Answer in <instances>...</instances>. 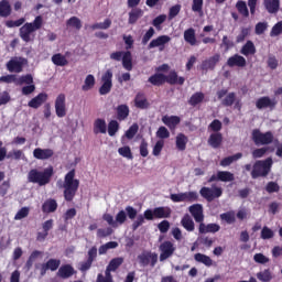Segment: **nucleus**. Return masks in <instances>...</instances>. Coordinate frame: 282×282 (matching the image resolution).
I'll list each match as a JSON object with an SVG mask.
<instances>
[{"mask_svg": "<svg viewBox=\"0 0 282 282\" xmlns=\"http://www.w3.org/2000/svg\"><path fill=\"white\" fill-rule=\"evenodd\" d=\"M251 140L257 147H265L274 142V134L272 131L261 132L259 129H253L251 132Z\"/></svg>", "mask_w": 282, "mask_h": 282, "instance_id": "nucleus-5", "label": "nucleus"}, {"mask_svg": "<svg viewBox=\"0 0 282 282\" xmlns=\"http://www.w3.org/2000/svg\"><path fill=\"white\" fill-rule=\"evenodd\" d=\"M268 30V22H258L256 24L254 32L258 36H261Z\"/></svg>", "mask_w": 282, "mask_h": 282, "instance_id": "nucleus-63", "label": "nucleus"}, {"mask_svg": "<svg viewBox=\"0 0 282 282\" xmlns=\"http://www.w3.org/2000/svg\"><path fill=\"white\" fill-rule=\"evenodd\" d=\"M54 175V167L50 165L45 167L44 171H39L37 169H32L28 173V182L31 184H39L40 186H47L52 182Z\"/></svg>", "mask_w": 282, "mask_h": 282, "instance_id": "nucleus-2", "label": "nucleus"}, {"mask_svg": "<svg viewBox=\"0 0 282 282\" xmlns=\"http://www.w3.org/2000/svg\"><path fill=\"white\" fill-rule=\"evenodd\" d=\"M52 228H54V219L45 220L42 224V230L43 231L37 232L36 240L37 241H45V239H47V236L50 235V231L52 230Z\"/></svg>", "mask_w": 282, "mask_h": 282, "instance_id": "nucleus-14", "label": "nucleus"}, {"mask_svg": "<svg viewBox=\"0 0 282 282\" xmlns=\"http://www.w3.org/2000/svg\"><path fill=\"white\" fill-rule=\"evenodd\" d=\"M186 144H188V137L184 133H178L176 137V149L178 151H186Z\"/></svg>", "mask_w": 282, "mask_h": 282, "instance_id": "nucleus-40", "label": "nucleus"}, {"mask_svg": "<svg viewBox=\"0 0 282 282\" xmlns=\"http://www.w3.org/2000/svg\"><path fill=\"white\" fill-rule=\"evenodd\" d=\"M138 123L132 124L127 131H126V138L128 140H133L135 138V134L138 133Z\"/></svg>", "mask_w": 282, "mask_h": 282, "instance_id": "nucleus-61", "label": "nucleus"}, {"mask_svg": "<svg viewBox=\"0 0 282 282\" xmlns=\"http://www.w3.org/2000/svg\"><path fill=\"white\" fill-rule=\"evenodd\" d=\"M227 65L228 67H246V57L239 54H235L227 59Z\"/></svg>", "mask_w": 282, "mask_h": 282, "instance_id": "nucleus-22", "label": "nucleus"}, {"mask_svg": "<svg viewBox=\"0 0 282 282\" xmlns=\"http://www.w3.org/2000/svg\"><path fill=\"white\" fill-rule=\"evenodd\" d=\"M219 182H235V174L229 171H218Z\"/></svg>", "mask_w": 282, "mask_h": 282, "instance_id": "nucleus-47", "label": "nucleus"}, {"mask_svg": "<svg viewBox=\"0 0 282 282\" xmlns=\"http://www.w3.org/2000/svg\"><path fill=\"white\" fill-rule=\"evenodd\" d=\"M268 151L273 153L274 148L263 147V148L256 149V150L252 151V158L254 160H259V158H263V155H265L268 153Z\"/></svg>", "mask_w": 282, "mask_h": 282, "instance_id": "nucleus-43", "label": "nucleus"}, {"mask_svg": "<svg viewBox=\"0 0 282 282\" xmlns=\"http://www.w3.org/2000/svg\"><path fill=\"white\" fill-rule=\"evenodd\" d=\"M12 14V6H10V1L1 0L0 1V17L2 19H8Z\"/></svg>", "mask_w": 282, "mask_h": 282, "instance_id": "nucleus-31", "label": "nucleus"}, {"mask_svg": "<svg viewBox=\"0 0 282 282\" xmlns=\"http://www.w3.org/2000/svg\"><path fill=\"white\" fill-rule=\"evenodd\" d=\"M18 85H34V77L31 74L22 75L18 78Z\"/></svg>", "mask_w": 282, "mask_h": 282, "instance_id": "nucleus-57", "label": "nucleus"}, {"mask_svg": "<svg viewBox=\"0 0 282 282\" xmlns=\"http://www.w3.org/2000/svg\"><path fill=\"white\" fill-rule=\"evenodd\" d=\"M55 113L57 118L67 116V97L63 93L55 98Z\"/></svg>", "mask_w": 282, "mask_h": 282, "instance_id": "nucleus-10", "label": "nucleus"}, {"mask_svg": "<svg viewBox=\"0 0 282 282\" xmlns=\"http://www.w3.org/2000/svg\"><path fill=\"white\" fill-rule=\"evenodd\" d=\"M144 15V11H142V9L140 8H134L129 12V19H128V23L130 25H135V23H138L139 19H142V17Z\"/></svg>", "mask_w": 282, "mask_h": 282, "instance_id": "nucleus-26", "label": "nucleus"}, {"mask_svg": "<svg viewBox=\"0 0 282 282\" xmlns=\"http://www.w3.org/2000/svg\"><path fill=\"white\" fill-rule=\"evenodd\" d=\"M122 263H124V258H120V257L113 258L110 260L107 268H109L112 272H116V270H118V268H120V265H122Z\"/></svg>", "mask_w": 282, "mask_h": 282, "instance_id": "nucleus-50", "label": "nucleus"}, {"mask_svg": "<svg viewBox=\"0 0 282 282\" xmlns=\"http://www.w3.org/2000/svg\"><path fill=\"white\" fill-rule=\"evenodd\" d=\"M111 28V19H106L104 22H97L90 26L91 30H109Z\"/></svg>", "mask_w": 282, "mask_h": 282, "instance_id": "nucleus-51", "label": "nucleus"}, {"mask_svg": "<svg viewBox=\"0 0 282 282\" xmlns=\"http://www.w3.org/2000/svg\"><path fill=\"white\" fill-rule=\"evenodd\" d=\"M118 153L122 158H127V160H133V153L131 152V148L129 145L119 148Z\"/></svg>", "mask_w": 282, "mask_h": 282, "instance_id": "nucleus-54", "label": "nucleus"}, {"mask_svg": "<svg viewBox=\"0 0 282 282\" xmlns=\"http://www.w3.org/2000/svg\"><path fill=\"white\" fill-rule=\"evenodd\" d=\"M258 281L270 282L272 281V271L270 269H264L256 274Z\"/></svg>", "mask_w": 282, "mask_h": 282, "instance_id": "nucleus-45", "label": "nucleus"}, {"mask_svg": "<svg viewBox=\"0 0 282 282\" xmlns=\"http://www.w3.org/2000/svg\"><path fill=\"white\" fill-rule=\"evenodd\" d=\"M94 127L95 133H107V122L105 119H97Z\"/></svg>", "mask_w": 282, "mask_h": 282, "instance_id": "nucleus-46", "label": "nucleus"}, {"mask_svg": "<svg viewBox=\"0 0 282 282\" xmlns=\"http://www.w3.org/2000/svg\"><path fill=\"white\" fill-rule=\"evenodd\" d=\"M257 109H271V111L276 107V100L271 99L269 96L260 97L256 101Z\"/></svg>", "mask_w": 282, "mask_h": 282, "instance_id": "nucleus-15", "label": "nucleus"}, {"mask_svg": "<svg viewBox=\"0 0 282 282\" xmlns=\"http://www.w3.org/2000/svg\"><path fill=\"white\" fill-rule=\"evenodd\" d=\"M28 64V59L23 57H13L7 63V69L11 74H21L23 66Z\"/></svg>", "mask_w": 282, "mask_h": 282, "instance_id": "nucleus-11", "label": "nucleus"}, {"mask_svg": "<svg viewBox=\"0 0 282 282\" xmlns=\"http://www.w3.org/2000/svg\"><path fill=\"white\" fill-rule=\"evenodd\" d=\"M66 25L68 28H75V30H80V28H83V22H80V19L77 17H72L67 20Z\"/></svg>", "mask_w": 282, "mask_h": 282, "instance_id": "nucleus-55", "label": "nucleus"}, {"mask_svg": "<svg viewBox=\"0 0 282 282\" xmlns=\"http://www.w3.org/2000/svg\"><path fill=\"white\" fill-rule=\"evenodd\" d=\"M160 250V261H166V259H171L173 254H175V245L171 240H165L159 246Z\"/></svg>", "mask_w": 282, "mask_h": 282, "instance_id": "nucleus-8", "label": "nucleus"}, {"mask_svg": "<svg viewBox=\"0 0 282 282\" xmlns=\"http://www.w3.org/2000/svg\"><path fill=\"white\" fill-rule=\"evenodd\" d=\"M204 93H195L192 95V97L188 100V105L192 107H197V105H200V102H204Z\"/></svg>", "mask_w": 282, "mask_h": 282, "instance_id": "nucleus-44", "label": "nucleus"}, {"mask_svg": "<svg viewBox=\"0 0 282 282\" xmlns=\"http://www.w3.org/2000/svg\"><path fill=\"white\" fill-rule=\"evenodd\" d=\"M0 83H7V85L14 83V85H18V77L17 75H4L0 77Z\"/></svg>", "mask_w": 282, "mask_h": 282, "instance_id": "nucleus-62", "label": "nucleus"}, {"mask_svg": "<svg viewBox=\"0 0 282 282\" xmlns=\"http://www.w3.org/2000/svg\"><path fill=\"white\" fill-rule=\"evenodd\" d=\"M241 54L243 56H250L252 54H257V47H254V43L252 41H247V43L241 48Z\"/></svg>", "mask_w": 282, "mask_h": 282, "instance_id": "nucleus-39", "label": "nucleus"}, {"mask_svg": "<svg viewBox=\"0 0 282 282\" xmlns=\"http://www.w3.org/2000/svg\"><path fill=\"white\" fill-rule=\"evenodd\" d=\"M253 261L260 263V265H265V263H270V258L265 257L263 253H256L253 256Z\"/></svg>", "mask_w": 282, "mask_h": 282, "instance_id": "nucleus-60", "label": "nucleus"}, {"mask_svg": "<svg viewBox=\"0 0 282 282\" xmlns=\"http://www.w3.org/2000/svg\"><path fill=\"white\" fill-rule=\"evenodd\" d=\"M236 9L238 10L239 14L243 17V19H248L250 17V11L248 10V4L243 0H238L236 2Z\"/></svg>", "mask_w": 282, "mask_h": 282, "instance_id": "nucleus-35", "label": "nucleus"}, {"mask_svg": "<svg viewBox=\"0 0 282 282\" xmlns=\"http://www.w3.org/2000/svg\"><path fill=\"white\" fill-rule=\"evenodd\" d=\"M76 274V270L72 264H63L57 271L59 279H69Z\"/></svg>", "mask_w": 282, "mask_h": 282, "instance_id": "nucleus-19", "label": "nucleus"}, {"mask_svg": "<svg viewBox=\"0 0 282 282\" xmlns=\"http://www.w3.org/2000/svg\"><path fill=\"white\" fill-rule=\"evenodd\" d=\"M101 86L99 87L100 96H107L113 88V70L107 69L101 76Z\"/></svg>", "mask_w": 282, "mask_h": 282, "instance_id": "nucleus-6", "label": "nucleus"}, {"mask_svg": "<svg viewBox=\"0 0 282 282\" xmlns=\"http://www.w3.org/2000/svg\"><path fill=\"white\" fill-rule=\"evenodd\" d=\"M219 61H221V55H219V53H216L214 56L203 61L202 65H200V69L203 72H213V69H215V67H217V63H219Z\"/></svg>", "mask_w": 282, "mask_h": 282, "instance_id": "nucleus-12", "label": "nucleus"}, {"mask_svg": "<svg viewBox=\"0 0 282 282\" xmlns=\"http://www.w3.org/2000/svg\"><path fill=\"white\" fill-rule=\"evenodd\" d=\"M208 144L212 147V149H219L221 147V143L224 142V135L221 132H214L208 138Z\"/></svg>", "mask_w": 282, "mask_h": 282, "instance_id": "nucleus-24", "label": "nucleus"}, {"mask_svg": "<svg viewBox=\"0 0 282 282\" xmlns=\"http://www.w3.org/2000/svg\"><path fill=\"white\" fill-rule=\"evenodd\" d=\"M237 100V94L228 93L226 97L221 100L223 107H232Z\"/></svg>", "mask_w": 282, "mask_h": 282, "instance_id": "nucleus-49", "label": "nucleus"}, {"mask_svg": "<svg viewBox=\"0 0 282 282\" xmlns=\"http://www.w3.org/2000/svg\"><path fill=\"white\" fill-rule=\"evenodd\" d=\"M221 221H226V224H235L237 221V217L235 215V210H229L220 214Z\"/></svg>", "mask_w": 282, "mask_h": 282, "instance_id": "nucleus-48", "label": "nucleus"}, {"mask_svg": "<svg viewBox=\"0 0 282 282\" xmlns=\"http://www.w3.org/2000/svg\"><path fill=\"white\" fill-rule=\"evenodd\" d=\"M148 83L152 84L154 87H162L165 82V75L163 73H155L148 78Z\"/></svg>", "mask_w": 282, "mask_h": 282, "instance_id": "nucleus-29", "label": "nucleus"}, {"mask_svg": "<svg viewBox=\"0 0 282 282\" xmlns=\"http://www.w3.org/2000/svg\"><path fill=\"white\" fill-rule=\"evenodd\" d=\"M282 34V21H279L273 25L270 32V36H280Z\"/></svg>", "mask_w": 282, "mask_h": 282, "instance_id": "nucleus-64", "label": "nucleus"}, {"mask_svg": "<svg viewBox=\"0 0 282 282\" xmlns=\"http://www.w3.org/2000/svg\"><path fill=\"white\" fill-rule=\"evenodd\" d=\"M171 207H155L154 217L155 219H169L171 217Z\"/></svg>", "mask_w": 282, "mask_h": 282, "instance_id": "nucleus-28", "label": "nucleus"}, {"mask_svg": "<svg viewBox=\"0 0 282 282\" xmlns=\"http://www.w3.org/2000/svg\"><path fill=\"white\" fill-rule=\"evenodd\" d=\"M199 199V194L197 192H184L183 193V202H197Z\"/></svg>", "mask_w": 282, "mask_h": 282, "instance_id": "nucleus-56", "label": "nucleus"}, {"mask_svg": "<svg viewBox=\"0 0 282 282\" xmlns=\"http://www.w3.org/2000/svg\"><path fill=\"white\" fill-rule=\"evenodd\" d=\"M58 210V203L54 198H48L42 204V213L50 215Z\"/></svg>", "mask_w": 282, "mask_h": 282, "instance_id": "nucleus-23", "label": "nucleus"}, {"mask_svg": "<svg viewBox=\"0 0 282 282\" xmlns=\"http://www.w3.org/2000/svg\"><path fill=\"white\" fill-rule=\"evenodd\" d=\"M52 63H54L57 67H65L66 65H69L67 57L61 53H56L52 56Z\"/></svg>", "mask_w": 282, "mask_h": 282, "instance_id": "nucleus-37", "label": "nucleus"}, {"mask_svg": "<svg viewBox=\"0 0 282 282\" xmlns=\"http://www.w3.org/2000/svg\"><path fill=\"white\" fill-rule=\"evenodd\" d=\"M185 82L186 78L180 77L175 70H171L169 75H165V83L167 85H184Z\"/></svg>", "mask_w": 282, "mask_h": 282, "instance_id": "nucleus-21", "label": "nucleus"}, {"mask_svg": "<svg viewBox=\"0 0 282 282\" xmlns=\"http://www.w3.org/2000/svg\"><path fill=\"white\" fill-rule=\"evenodd\" d=\"M95 86H96V77H94V75H87L84 80V85L82 86V89L84 91H90V89H94Z\"/></svg>", "mask_w": 282, "mask_h": 282, "instance_id": "nucleus-42", "label": "nucleus"}, {"mask_svg": "<svg viewBox=\"0 0 282 282\" xmlns=\"http://www.w3.org/2000/svg\"><path fill=\"white\" fill-rule=\"evenodd\" d=\"M44 102H47V94L40 93L29 101L28 106L31 107V109H39V107H42Z\"/></svg>", "mask_w": 282, "mask_h": 282, "instance_id": "nucleus-20", "label": "nucleus"}, {"mask_svg": "<svg viewBox=\"0 0 282 282\" xmlns=\"http://www.w3.org/2000/svg\"><path fill=\"white\" fill-rule=\"evenodd\" d=\"M33 158L35 160H50V158H54V150L36 148L33 150Z\"/></svg>", "mask_w": 282, "mask_h": 282, "instance_id": "nucleus-18", "label": "nucleus"}, {"mask_svg": "<svg viewBox=\"0 0 282 282\" xmlns=\"http://www.w3.org/2000/svg\"><path fill=\"white\" fill-rule=\"evenodd\" d=\"M181 225L187 232H193L195 230V221L188 215H185L182 220Z\"/></svg>", "mask_w": 282, "mask_h": 282, "instance_id": "nucleus-38", "label": "nucleus"}, {"mask_svg": "<svg viewBox=\"0 0 282 282\" xmlns=\"http://www.w3.org/2000/svg\"><path fill=\"white\" fill-rule=\"evenodd\" d=\"M167 43H171V36L160 35L150 42L148 48L153 50L154 47H161L160 50L162 52V50H164V45H166Z\"/></svg>", "mask_w": 282, "mask_h": 282, "instance_id": "nucleus-16", "label": "nucleus"}, {"mask_svg": "<svg viewBox=\"0 0 282 282\" xmlns=\"http://www.w3.org/2000/svg\"><path fill=\"white\" fill-rule=\"evenodd\" d=\"M194 259H195V261H197V263H203L207 268H210V265H213V259H210V257H208L204 253L194 254Z\"/></svg>", "mask_w": 282, "mask_h": 282, "instance_id": "nucleus-41", "label": "nucleus"}, {"mask_svg": "<svg viewBox=\"0 0 282 282\" xmlns=\"http://www.w3.org/2000/svg\"><path fill=\"white\" fill-rule=\"evenodd\" d=\"M219 230H221V226L215 224V223H212V224H204L200 223L199 226H198V232L199 235H208V232H219Z\"/></svg>", "mask_w": 282, "mask_h": 282, "instance_id": "nucleus-17", "label": "nucleus"}, {"mask_svg": "<svg viewBox=\"0 0 282 282\" xmlns=\"http://www.w3.org/2000/svg\"><path fill=\"white\" fill-rule=\"evenodd\" d=\"M116 111H117V120H119V122H122L123 120H126L127 118H129V106L122 104V105H119L117 108H116Z\"/></svg>", "mask_w": 282, "mask_h": 282, "instance_id": "nucleus-32", "label": "nucleus"}, {"mask_svg": "<svg viewBox=\"0 0 282 282\" xmlns=\"http://www.w3.org/2000/svg\"><path fill=\"white\" fill-rule=\"evenodd\" d=\"M243 158V153L238 152L234 155L230 156H226L220 161V166H230V164H232L234 162H237V160H241Z\"/></svg>", "mask_w": 282, "mask_h": 282, "instance_id": "nucleus-34", "label": "nucleus"}, {"mask_svg": "<svg viewBox=\"0 0 282 282\" xmlns=\"http://www.w3.org/2000/svg\"><path fill=\"white\" fill-rule=\"evenodd\" d=\"M192 11L202 14L204 12V0H193Z\"/></svg>", "mask_w": 282, "mask_h": 282, "instance_id": "nucleus-58", "label": "nucleus"}, {"mask_svg": "<svg viewBox=\"0 0 282 282\" xmlns=\"http://www.w3.org/2000/svg\"><path fill=\"white\" fill-rule=\"evenodd\" d=\"M273 164L274 161H272V158L256 161L251 170L252 180H259V177H268V175H270V171H272Z\"/></svg>", "mask_w": 282, "mask_h": 282, "instance_id": "nucleus-4", "label": "nucleus"}, {"mask_svg": "<svg viewBox=\"0 0 282 282\" xmlns=\"http://www.w3.org/2000/svg\"><path fill=\"white\" fill-rule=\"evenodd\" d=\"M162 122H163L166 127H169V129H175V127H176L177 124H180L181 119H180V117H177V116H171V117L164 116V117L162 118Z\"/></svg>", "mask_w": 282, "mask_h": 282, "instance_id": "nucleus-33", "label": "nucleus"}, {"mask_svg": "<svg viewBox=\"0 0 282 282\" xmlns=\"http://www.w3.org/2000/svg\"><path fill=\"white\" fill-rule=\"evenodd\" d=\"M121 61L122 66L127 69V72H131L133 69V59L131 56V51L124 52Z\"/></svg>", "mask_w": 282, "mask_h": 282, "instance_id": "nucleus-36", "label": "nucleus"}, {"mask_svg": "<svg viewBox=\"0 0 282 282\" xmlns=\"http://www.w3.org/2000/svg\"><path fill=\"white\" fill-rule=\"evenodd\" d=\"M263 6L269 14H276L281 8V0H263Z\"/></svg>", "mask_w": 282, "mask_h": 282, "instance_id": "nucleus-25", "label": "nucleus"}, {"mask_svg": "<svg viewBox=\"0 0 282 282\" xmlns=\"http://www.w3.org/2000/svg\"><path fill=\"white\" fill-rule=\"evenodd\" d=\"M43 28V15H37L33 22H26L20 28V39L24 43H30L32 41V34Z\"/></svg>", "mask_w": 282, "mask_h": 282, "instance_id": "nucleus-3", "label": "nucleus"}, {"mask_svg": "<svg viewBox=\"0 0 282 282\" xmlns=\"http://www.w3.org/2000/svg\"><path fill=\"white\" fill-rule=\"evenodd\" d=\"M117 131H120V123H118L116 120H110L108 123V134L110 138H113Z\"/></svg>", "mask_w": 282, "mask_h": 282, "instance_id": "nucleus-52", "label": "nucleus"}, {"mask_svg": "<svg viewBox=\"0 0 282 282\" xmlns=\"http://www.w3.org/2000/svg\"><path fill=\"white\" fill-rule=\"evenodd\" d=\"M188 210L196 224H202L204 221V206H202V204H194L189 206Z\"/></svg>", "mask_w": 282, "mask_h": 282, "instance_id": "nucleus-13", "label": "nucleus"}, {"mask_svg": "<svg viewBox=\"0 0 282 282\" xmlns=\"http://www.w3.org/2000/svg\"><path fill=\"white\" fill-rule=\"evenodd\" d=\"M184 41L188 43V45L195 46L197 45V35L195 34V29L189 28L184 31Z\"/></svg>", "mask_w": 282, "mask_h": 282, "instance_id": "nucleus-30", "label": "nucleus"}, {"mask_svg": "<svg viewBox=\"0 0 282 282\" xmlns=\"http://www.w3.org/2000/svg\"><path fill=\"white\" fill-rule=\"evenodd\" d=\"M45 263H46L47 270H51V272H56V270L61 268V260L58 259L51 258Z\"/></svg>", "mask_w": 282, "mask_h": 282, "instance_id": "nucleus-53", "label": "nucleus"}, {"mask_svg": "<svg viewBox=\"0 0 282 282\" xmlns=\"http://www.w3.org/2000/svg\"><path fill=\"white\" fill-rule=\"evenodd\" d=\"M76 177V170H70L64 177V183L62 188H64V199L65 202H74L76 193L80 187V181Z\"/></svg>", "mask_w": 282, "mask_h": 282, "instance_id": "nucleus-1", "label": "nucleus"}, {"mask_svg": "<svg viewBox=\"0 0 282 282\" xmlns=\"http://www.w3.org/2000/svg\"><path fill=\"white\" fill-rule=\"evenodd\" d=\"M138 261L141 268H155L158 263V253L151 251H143L138 256Z\"/></svg>", "mask_w": 282, "mask_h": 282, "instance_id": "nucleus-7", "label": "nucleus"}, {"mask_svg": "<svg viewBox=\"0 0 282 282\" xmlns=\"http://www.w3.org/2000/svg\"><path fill=\"white\" fill-rule=\"evenodd\" d=\"M134 107H137V109H149V100H147V96H144L143 93L135 95Z\"/></svg>", "mask_w": 282, "mask_h": 282, "instance_id": "nucleus-27", "label": "nucleus"}, {"mask_svg": "<svg viewBox=\"0 0 282 282\" xmlns=\"http://www.w3.org/2000/svg\"><path fill=\"white\" fill-rule=\"evenodd\" d=\"M199 194L206 202H214L224 195V189L221 187H202Z\"/></svg>", "mask_w": 282, "mask_h": 282, "instance_id": "nucleus-9", "label": "nucleus"}, {"mask_svg": "<svg viewBox=\"0 0 282 282\" xmlns=\"http://www.w3.org/2000/svg\"><path fill=\"white\" fill-rule=\"evenodd\" d=\"M115 221L117 226H122L127 221V212L124 209L119 210L115 217Z\"/></svg>", "mask_w": 282, "mask_h": 282, "instance_id": "nucleus-59", "label": "nucleus"}]
</instances>
